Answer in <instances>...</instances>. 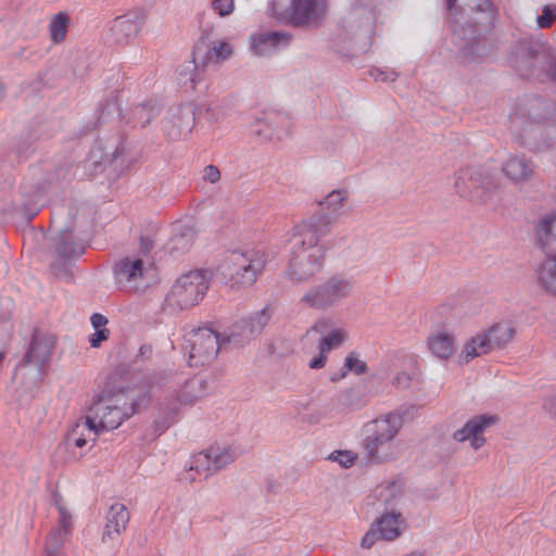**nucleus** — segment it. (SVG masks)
I'll return each mask as SVG.
<instances>
[{
  "label": "nucleus",
  "instance_id": "dca6fc26",
  "mask_svg": "<svg viewBox=\"0 0 556 556\" xmlns=\"http://www.w3.org/2000/svg\"><path fill=\"white\" fill-rule=\"evenodd\" d=\"M129 519V511L124 504L115 503L111 505L106 514V521L101 541L104 544L117 541L119 535L126 530Z\"/></svg>",
  "mask_w": 556,
  "mask_h": 556
},
{
  "label": "nucleus",
  "instance_id": "bb28decb",
  "mask_svg": "<svg viewBox=\"0 0 556 556\" xmlns=\"http://www.w3.org/2000/svg\"><path fill=\"white\" fill-rule=\"evenodd\" d=\"M68 24L70 17L64 12H59L50 18L48 28L52 43L58 45L65 39Z\"/></svg>",
  "mask_w": 556,
  "mask_h": 556
},
{
  "label": "nucleus",
  "instance_id": "9b49d317",
  "mask_svg": "<svg viewBox=\"0 0 556 556\" xmlns=\"http://www.w3.org/2000/svg\"><path fill=\"white\" fill-rule=\"evenodd\" d=\"M233 459L235 454L230 447L211 446L206 451L193 454L187 468L191 472L192 480L201 477L207 478L232 463Z\"/></svg>",
  "mask_w": 556,
  "mask_h": 556
},
{
  "label": "nucleus",
  "instance_id": "5701e85b",
  "mask_svg": "<svg viewBox=\"0 0 556 556\" xmlns=\"http://www.w3.org/2000/svg\"><path fill=\"white\" fill-rule=\"evenodd\" d=\"M289 37L281 33H268L254 35L251 38V47L255 54L266 55L274 52L280 46H286Z\"/></svg>",
  "mask_w": 556,
  "mask_h": 556
},
{
  "label": "nucleus",
  "instance_id": "f704fd0d",
  "mask_svg": "<svg viewBox=\"0 0 556 556\" xmlns=\"http://www.w3.org/2000/svg\"><path fill=\"white\" fill-rule=\"evenodd\" d=\"M212 8L220 16H227L232 13L235 9L233 0H213Z\"/></svg>",
  "mask_w": 556,
  "mask_h": 556
},
{
  "label": "nucleus",
  "instance_id": "7c9ffc66",
  "mask_svg": "<svg viewBox=\"0 0 556 556\" xmlns=\"http://www.w3.org/2000/svg\"><path fill=\"white\" fill-rule=\"evenodd\" d=\"M457 0H446V8L453 14V10L455 8V3ZM462 4L465 8L470 9L471 11L477 10L481 13L486 14L485 20L491 22L493 20V13L491 11V4L489 0H462Z\"/></svg>",
  "mask_w": 556,
  "mask_h": 556
},
{
  "label": "nucleus",
  "instance_id": "6e6552de",
  "mask_svg": "<svg viewBox=\"0 0 556 556\" xmlns=\"http://www.w3.org/2000/svg\"><path fill=\"white\" fill-rule=\"evenodd\" d=\"M313 332L319 333L321 338L318 343V355L308 362V367L311 369H321L326 366L328 354L345 342L348 331L342 327L333 328L332 319L323 317L315 321L306 331L305 337Z\"/></svg>",
  "mask_w": 556,
  "mask_h": 556
},
{
  "label": "nucleus",
  "instance_id": "a211bd4d",
  "mask_svg": "<svg viewBox=\"0 0 556 556\" xmlns=\"http://www.w3.org/2000/svg\"><path fill=\"white\" fill-rule=\"evenodd\" d=\"M144 266L141 258L125 257L115 266V277L118 283L138 288L139 281L143 278Z\"/></svg>",
  "mask_w": 556,
  "mask_h": 556
},
{
  "label": "nucleus",
  "instance_id": "58836bf2",
  "mask_svg": "<svg viewBox=\"0 0 556 556\" xmlns=\"http://www.w3.org/2000/svg\"><path fill=\"white\" fill-rule=\"evenodd\" d=\"M108 324V318L101 314H93L91 316V325L94 329H105Z\"/></svg>",
  "mask_w": 556,
  "mask_h": 556
},
{
  "label": "nucleus",
  "instance_id": "a18cd8bd",
  "mask_svg": "<svg viewBox=\"0 0 556 556\" xmlns=\"http://www.w3.org/2000/svg\"><path fill=\"white\" fill-rule=\"evenodd\" d=\"M190 80H191V83H192V86H191V87L193 88V87H194V78H193V77H191V78H190Z\"/></svg>",
  "mask_w": 556,
  "mask_h": 556
},
{
  "label": "nucleus",
  "instance_id": "ddd939ff",
  "mask_svg": "<svg viewBox=\"0 0 556 556\" xmlns=\"http://www.w3.org/2000/svg\"><path fill=\"white\" fill-rule=\"evenodd\" d=\"M233 48L226 39H217L208 45L200 42L192 52L194 68L219 65L231 56Z\"/></svg>",
  "mask_w": 556,
  "mask_h": 556
},
{
  "label": "nucleus",
  "instance_id": "72a5a7b5",
  "mask_svg": "<svg viewBox=\"0 0 556 556\" xmlns=\"http://www.w3.org/2000/svg\"><path fill=\"white\" fill-rule=\"evenodd\" d=\"M330 459L338 462L344 468H350L354 465L356 456L349 451H338L331 453Z\"/></svg>",
  "mask_w": 556,
  "mask_h": 556
},
{
  "label": "nucleus",
  "instance_id": "f3484780",
  "mask_svg": "<svg viewBox=\"0 0 556 556\" xmlns=\"http://www.w3.org/2000/svg\"><path fill=\"white\" fill-rule=\"evenodd\" d=\"M54 345V336L48 332L35 331L25 355L26 362L38 366L43 365L50 358Z\"/></svg>",
  "mask_w": 556,
  "mask_h": 556
},
{
  "label": "nucleus",
  "instance_id": "c03bdc74",
  "mask_svg": "<svg viewBox=\"0 0 556 556\" xmlns=\"http://www.w3.org/2000/svg\"><path fill=\"white\" fill-rule=\"evenodd\" d=\"M278 119L280 121V119H282V117H281V116H279V115H275V116H274V121H278Z\"/></svg>",
  "mask_w": 556,
  "mask_h": 556
},
{
  "label": "nucleus",
  "instance_id": "473e14b6",
  "mask_svg": "<svg viewBox=\"0 0 556 556\" xmlns=\"http://www.w3.org/2000/svg\"><path fill=\"white\" fill-rule=\"evenodd\" d=\"M556 20V7L545 5L541 15L536 17V23L540 28H548Z\"/></svg>",
  "mask_w": 556,
  "mask_h": 556
},
{
  "label": "nucleus",
  "instance_id": "9d476101",
  "mask_svg": "<svg viewBox=\"0 0 556 556\" xmlns=\"http://www.w3.org/2000/svg\"><path fill=\"white\" fill-rule=\"evenodd\" d=\"M454 187L462 198L484 201L496 185L493 177L485 175L481 169L464 168L456 174Z\"/></svg>",
  "mask_w": 556,
  "mask_h": 556
},
{
  "label": "nucleus",
  "instance_id": "e433bc0d",
  "mask_svg": "<svg viewBox=\"0 0 556 556\" xmlns=\"http://www.w3.org/2000/svg\"><path fill=\"white\" fill-rule=\"evenodd\" d=\"M109 329H94V333L90 337L89 342L92 348H99L103 341L109 338Z\"/></svg>",
  "mask_w": 556,
  "mask_h": 556
},
{
  "label": "nucleus",
  "instance_id": "4468645a",
  "mask_svg": "<svg viewBox=\"0 0 556 556\" xmlns=\"http://www.w3.org/2000/svg\"><path fill=\"white\" fill-rule=\"evenodd\" d=\"M100 434V431L97 429L89 415H87L78 418L68 427L63 439V444L68 452L75 448L83 450L88 442H91L92 446Z\"/></svg>",
  "mask_w": 556,
  "mask_h": 556
},
{
  "label": "nucleus",
  "instance_id": "0eeeda50",
  "mask_svg": "<svg viewBox=\"0 0 556 556\" xmlns=\"http://www.w3.org/2000/svg\"><path fill=\"white\" fill-rule=\"evenodd\" d=\"M402 426V418L396 414H387L369 422L365 440L368 455L379 459L387 457L384 447L396 437Z\"/></svg>",
  "mask_w": 556,
  "mask_h": 556
},
{
  "label": "nucleus",
  "instance_id": "4be33fe9",
  "mask_svg": "<svg viewBox=\"0 0 556 556\" xmlns=\"http://www.w3.org/2000/svg\"><path fill=\"white\" fill-rule=\"evenodd\" d=\"M427 345L433 356L447 361L455 352V338L444 330L435 331L428 337Z\"/></svg>",
  "mask_w": 556,
  "mask_h": 556
},
{
  "label": "nucleus",
  "instance_id": "412c9836",
  "mask_svg": "<svg viewBox=\"0 0 556 556\" xmlns=\"http://www.w3.org/2000/svg\"><path fill=\"white\" fill-rule=\"evenodd\" d=\"M201 396V383L198 380H189L180 389L175 399L165 407L166 414L176 415L184 406L193 405Z\"/></svg>",
  "mask_w": 556,
  "mask_h": 556
},
{
  "label": "nucleus",
  "instance_id": "423d86ee",
  "mask_svg": "<svg viewBox=\"0 0 556 556\" xmlns=\"http://www.w3.org/2000/svg\"><path fill=\"white\" fill-rule=\"evenodd\" d=\"M54 505L58 517L55 525L50 528L43 539L42 556H67L65 546L73 538L74 517L62 498L55 500Z\"/></svg>",
  "mask_w": 556,
  "mask_h": 556
},
{
  "label": "nucleus",
  "instance_id": "6ab92c4d",
  "mask_svg": "<svg viewBox=\"0 0 556 556\" xmlns=\"http://www.w3.org/2000/svg\"><path fill=\"white\" fill-rule=\"evenodd\" d=\"M143 16L139 14H126L116 17L111 26L116 42L127 43L136 38L142 27Z\"/></svg>",
  "mask_w": 556,
  "mask_h": 556
},
{
  "label": "nucleus",
  "instance_id": "79ce46f5",
  "mask_svg": "<svg viewBox=\"0 0 556 556\" xmlns=\"http://www.w3.org/2000/svg\"><path fill=\"white\" fill-rule=\"evenodd\" d=\"M470 51H473V46L469 48H465V53L469 55Z\"/></svg>",
  "mask_w": 556,
  "mask_h": 556
},
{
  "label": "nucleus",
  "instance_id": "a19ab883",
  "mask_svg": "<svg viewBox=\"0 0 556 556\" xmlns=\"http://www.w3.org/2000/svg\"><path fill=\"white\" fill-rule=\"evenodd\" d=\"M544 407L556 418V397L547 400Z\"/></svg>",
  "mask_w": 556,
  "mask_h": 556
},
{
  "label": "nucleus",
  "instance_id": "c9c22d12",
  "mask_svg": "<svg viewBox=\"0 0 556 556\" xmlns=\"http://www.w3.org/2000/svg\"><path fill=\"white\" fill-rule=\"evenodd\" d=\"M378 539L381 538L379 536V531L376 527V523H374L370 530L363 536L361 545L364 548H370Z\"/></svg>",
  "mask_w": 556,
  "mask_h": 556
},
{
  "label": "nucleus",
  "instance_id": "ea45409f",
  "mask_svg": "<svg viewBox=\"0 0 556 556\" xmlns=\"http://www.w3.org/2000/svg\"><path fill=\"white\" fill-rule=\"evenodd\" d=\"M255 132L260 136H264L265 138L273 140V139H280L281 138V131L274 129V130H266L263 128H258L255 130Z\"/></svg>",
  "mask_w": 556,
  "mask_h": 556
},
{
  "label": "nucleus",
  "instance_id": "39448f33",
  "mask_svg": "<svg viewBox=\"0 0 556 556\" xmlns=\"http://www.w3.org/2000/svg\"><path fill=\"white\" fill-rule=\"evenodd\" d=\"M208 278L203 270H191L181 275L169 293L165 305L172 309H187L199 304L208 290Z\"/></svg>",
  "mask_w": 556,
  "mask_h": 556
},
{
  "label": "nucleus",
  "instance_id": "49530a36",
  "mask_svg": "<svg viewBox=\"0 0 556 556\" xmlns=\"http://www.w3.org/2000/svg\"><path fill=\"white\" fill-rule=\"evenodd\" d=\"M2 97V87L0 86V98Z\"/></svg>",
  "mask_w": 556,
  "mask_h": 556
},
{
  "label": "nucleus",
  "instance_id": "37998d69",
  "mask_svg": "<svg viewBox=\"0 0 556 556\" xmlns=\"http://www.w3.org/2000/svg\"><path fill=\"white\" fill-rule=\"evenodd\" d=\"M4 358V353L0 351V363L3 361Z\"/></svg>",
  "mask_w": 556,
  "mask_h": 556
},
{
  "label": "nucleus",
  "instance_id": "20e7f679",
  "mask_svg": "<svg viewBox=\"0 0 556 556\" xmlns=\"http://www.w3.org/2000/svg\"><path fill=\"white\" fill-rule=\"evenodd\" d=\"M352 292V283L342 275H333L327 280L307 288L299 300V305L316 311H326Z\"/></svg>",
  "mask_w": 556,
  "mask_h": 556
},
{
  "label": "nucleus",
  "instance_id": "f8f14e48",
  "mask_svg": "<svg viewBox=\"0 0 556 556\" xmlns=\"http://www.w3.org/2000/svg\"><path fill=\"white\" fill-rule=\"evenodd\" d=\"M189 364L192 367L212 362L220 349L219 336L210 328H199L189 333Z\"/></svg>",
  "mask_w": 556,
  "mask_h": 556
},
{
  "label": "nucleus",
  "instance_id": "cd10ccee",
  "mask_svg": "<svg viewBox=\"0 0 556 556\" xmlns=\"http://www.w3.org/2000/svg\"><path fill=\"white\" fill-rule=\"evenodd\" d=\"M503 172L513 180H522L531 173V167L522 156L510 157L503 166Z\"/></svg>",
  "mask_w": 556,
  "mask_h": 556
},
{
  "label": "nucleus",
  "instance_id": "c756f323",
  "mask_svg": "<svg viewBox=\"0 0 556 556\" xmlns=\"http://www.w3.org/2000/svg\"><path fill=\"white\" fill-rule=\"evenodd\" d=\"M368 367L365 361H363L356 352H351L345 356L343 364V371L339 377H332V380L344 378L348 371H352L356 375H363L367 372Z\"/></svg>",
  "mask_w": 556,
  "mask_h": 556
},
{
  "label": "nucleus",
  "instance_id": "2f4dec72",
  "mask_svg": "<svg viewBox=\"0 0 556 556\" xmlns=\"http://www.w3.org/2000/svg\"><path fill=\"white\" fill-rule=\"evenodd\" d=\"M270 316L266 309L261 311L254 317L250 319L249 323L244 321L242 327H249L250 332L260 331L269 320Z\"/></svg>",
  "mask_w": 556,
  "mask_h": 556
},
{
  "label": "nucleus",
  "instance_id": "b1692460",
  "mask_svg": "<svg viewBox=\"0 0 556 556\" xmlns=\"http://www.w3.org/2000/svg\"><path fill=\"white\" fill-rule=\"evenodd\" d=\"M375 523L381 540L387 541L396 539L404 528L402 515L394 511L382 515Z\"/></svg>",
  "mask_w": 556,
  "mask_h": 556
},
{
  "label": "nucleus",
  "instance_id": "2eb2a0df",
  "mask_svg": "<svg viewBox=\"0 0 556 556\" xmlns=\"http://www.w3.org/2000/svg\"><path fill=\"white\" fill-rule=\"evenodd\" d=\"M497 421L496 416L481 415L468 420L466 425L454 433V439L458 442L469 441L471 447L479 450L485 442L483 438L484 430Z\"/></svg>",
  "mask_w": 556,
  "mask_h": 556
},
{
  "label": "nucleus",
  "instance_id": "f03ea898",
  "mask_svg": "<svg viewBox=\"0 0 556 556\" xmlns=\"http://www.w3.org/2000/svg\"><path fill=\"white\" fill-rule=\"evenodd\" d=\"M137 390L128 386V374H111L99 399L89 409V417L100 433L118 428L141 405L136 399Z\"/></svg>",
  "mask_w": 556,
  "mask_h": 556
},
{
  "label": "nucleus",
  "instance_id": "aec40b11",
  "mask_svg": "<svg viewBox=\"0 0 556 556\" xmlns=\"http://www.w3.org/2000/svg\"><path fill=\"white\" fill-rule=\"evenodd\" d=\"M481 333L485 336V340L489 341L488 343L491 350L502 349L515 339L517 328L510 320H501L493 324L488 330Z\"/></svg>",
  "mask_w": 556,
  "mask_h": 556
},
{
  "label": "nucleus",
  "instance_id": "f257e3e1",
  "mask_svg": "<svg viewBox=\"0 0 556 556\" xmlns=\"http://www.w3.org/2000/svg\"><path fill=\"white\" fill-rule=\"evenodd\" d=\"M330 229L331 222L326 215H313L294 226L291 238L293 256L288 265L292 280H308L321 271L325 252L317 244Z\"/></svg>",
  "mask_w": 556,
  "mask_h": 556
},
{
  "label": "nucleus",
  "instance_id": "c85d7f7f",
  "mask_svg": "<svg viewBox=\"0 0 556 556\" xmlns=\"http://www.w3.org/2000/svg\"><path fill=\"white\" fill-rule=\"evenodd\" d=\"M348 198L345 190H333L318 205L329 214H337L344 205Z\"/></svg>",
  "mask_w": 556,
  "mask_h": 556
},
{
  "label": "nucleus",
  "instance_id": "1a4fd4ad",
  "mask_svg": "<svg viewBox=\"0 0 556 556\" xmlns=\"http://www.w3.org/2000/svg\"><path fill=\"white\" fill-rule=\"evenodd\" d=\"M279 3L273 1L274 16L281 22L293 25H306L318 22L327 12V0H291L285 11L278 10Z\"/></svg>",
  "mask_w": 556,
  "mask_h": 556
},
{
  "label": "nucleus",
  "instance_id": "393cba45",
  "mask_svg": "<svg viewBox=\"0 0 556 556\" xmlns=\"http://www.w3.org/2000/svg\"><path fill=\"white\" fill-rule=\"evenodd\" d=\"M488 342L489 341L485 340L484 334L481 332L477 333L465 342L459 354V361L463 363H469L476 357L490 353L492 350Z\"/></svg>",
  "mask_w": 556,
  "mask_h": 556
},
{
  "label": "nucleus",
  "instance_id": "a878e982",
  "mask_svg": "<svg viewBox=\"0 0 556 556\" xmlns=\"http://www.w3.org/2000/svg\"><path fill=\"white\" fill-rule=\"evenodd\" d=\"M56 250L63 257H76L84 253V247L73 240V232L67 228L60 230Z\"/></svg>",
  "mask_w": 556,
  "mask_h": 556
},
{
  "label": "nucleus",
  "instance_id": "4c0bfd02",
  "mask_svg": "<svg viewBox=\"0 0 556 556\" xmlns=\"http://www.w3.org/2000/svg\"><path fill=\"white\" fill-rule=\"evenodd\" d=\"M203 178L206 181L215 184L220 179V172L215 165H207L204 168Z\"/></svg>",
  "mask_w": 556,
  "mask_h": 556
},
{
  "label": "nucleus",
  "instance_id": "7ed1b4c3",
  "mask_svg": "<svg viewBox=\"0 0 556 556\" xmlns=\"http://www.w3.org/2000/svg\"><path fill=\"white\" fill-rule=\"evenodd\" d=\"M266 265V254L260 250L233 252L223 265L225 283L230 289L252 286Z\"/></svg>",
  "mask_w": 556,
  "mask_h": 556
}]
</instances>
